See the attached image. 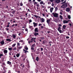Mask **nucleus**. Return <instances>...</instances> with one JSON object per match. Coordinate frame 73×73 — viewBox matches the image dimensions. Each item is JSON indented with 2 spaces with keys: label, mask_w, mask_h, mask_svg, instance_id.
<instances>
[{
  "label": "nucleus",
  "mask_w": 73,
  "mask_h": 73,
  "mask_svg": "<svg viewBox=\"0 0 73 73\" xmlns=\"http://www.w3.org/2000/svg\"><path fill=\"white\" fill-rule=\"evenodd\" d=\"M63 29H66V26L65 25H63Z\"/></svg>",
  "instance_id": "obj_21"
},
{
  "label": "nucleus",
  "mask_w": 73,
  "mask_h": 73,
  "mask_svg": "<svg viewBox=\"0 0 73 73\" xmlns=\"http://www.w3.org/2000/svg\"><path fill=\"white\" fill-rule=\"evenodd\" d=\"M36 39V38H33L31 40H32V41H35V39Z\"/></svg>",
  "instance_id": "obj_24"
},
{
  "label": "nucleus",
  "mask_w": 73,
  "mask_h": 73,
  "mask_svg": "<svg viewBox=\"0 0 73 73\" xmlns=\"http://www.w3.org/2000/svg\"><path fill=\"white\" fill-rule=\"evenodd\" d=\"M33 24L34 27H36L37 26V23H35V22H33Z\"/></svg>",
  "instance_id": "obj_14"
},
{
  "label": "nucleus",
  "mask_w": 73,
  "mask_h": 73,
  "mask_svg": "<svg viewBox=\"0 0 73 73\" xmlns=\"http://www.w3.org/2000/svg\"><path fill=\"white\" fill-rule=\"evenodd\" d=\"M25 31H26V32H27V31H28V29H25Z\"/></svg>",
  "instance_id": "obj_50"
},
{
  "label": "nucleus",
  "mask_w": 73,
  "mask_h": 73,
  "mask_svg": "<svg viewBox=\"0 0 73 73\" xmlns=\"http://www.w3.org/2000/svg\"><path fill=\"white\" fill-rule=\"evenodd\" d=\"M34 3V4L35 5L36 4V6H37V7H39V5L38 4H37V3H38L35 2Z\"/></svg>",
  "instance_id": "obj_9"
},
{
  "label": "nucleus",
  "mask_w": 73,
  "mask_h": 73,
  "mask_svg": "<svg viewBox=\"0 0 73 73\" xmlns=\"http://www.w3.org/2000/svg\"><path fill=\"white\" fill-rule=\"evenodd\" d=\"M66 38H69V37L68 36H66Z\"/></svg>",
  "instance_id": "obj_47"
},
{
  "label": "nucleus",
  "mask_w": 73,
  "mask_h": 73,
  "mask_svg": "<svg viewBox=\"0 0 73 73\" xmlns=\"http://www.w3.org/2000/svg\"><path fill=\"white\" fill-rule=\"evenodd\" d=\"M6 40L7 41H10V42H11V39H9V38H7V39H6Z\"/></svg>",
  "instance_id": "obj_19"
},
{
  "label": "nucleus",
  "mask_w": 73,
  "mask_h": 73,
  "mask_svg": "<svg viewBox=\"0 0 73 73\" xmlns=\"http://www.w3.org/2000/svg\"><path fill=\"white\" fill-rule=\"evenodd\" d=\"M49 24L50 25H50L52 26V25H53V23L52 22H51L49 23Z\"/></svg>",
  "instance_id": "obj_18"
},
{
  "label": "nucleus",
  "mask_w": 73,
  "mask_h": 73,
  "mask_svg": "<svg viewBox=\"0 0 73 73\" xmlns=\"http://www.w3.org/2000/svg\"><path fill=\"white\" fill-rule=\"evenodd\" d=\"M13 38H15L16 37V36L15 34H13Z\"/></svg>",
  "instance_id": "obj_25"
},
{
  "label": "nucleus",
  "mask_w": 73,
  "mask_h": 73,
  "mask_svg": "<svg viewBox=\"0 0 73 73\" xmlns=\"http://www.w3.org/2000/svg\"><path fill=\"white\" fill-rule=\"evenodd\" d=\"M8 73H11V71L10 70H9V72H8Z\"/></svg>",
  "instance_id": "obj_61"
},
{
  "label": "nucleus",
  "mask_w": 73,
  "mask_h": 73,
  "mask_svg": "<svg viewBox=\"0 0 73 73\" xmlns=\"http://www.w3.org/2000/svg\"><path fill=\"white\" fill-rule=\"evenodd\" d=\"M31 49L32 50V52H33V50H34V48H33V47L32 46H31Z\"/></svg>",
  "instance_id": "obj_33"
},
{
  "label": "nucleus",
  "mask_w": 73,
  "mask_h": 73,
  "mask_svg": "<svg viewBox=\"0 0 73 73\" xmlns=\"http://www.w3.org/2000/svg\"><path fill=\"white\" fill-rule=\"evenodd\" d=\"M61 28L60 27H59L58 29V30L59 32L60 33H63V31L61 30Z\"/></svg>",
  "instance_id": "obj_3"
},
{
  "label": "nucleus",
  "mask_w": 73,
  "mask_h": 73,
  "mask_svg": "<svg viewBox=\"0 0 73 73\" xmlns=\"http://www.w3.org/2000/svg\"><path fill=\"white\" fill-rule=\"evenodd\" d=\"M60 15H62V13L63 12V11H62V10H60Z\"/></svg>",
  "instance_id": "obj_28"
},
{
  "label": "nucleus",
  "mask_w": 73,
  "mask_h": 73,
  "mask_svg": "<svg viewBox=\"0 0 73 73\" xmlns=\"http://www.w3.org/2000/svg\"><path fill=\"white\" fill-rule=\"evenodd\" d=\"M68 19H70L71 17H70V15H68Z\"/></svg>",
  "instance_id": "obj_35"
},
{
  "label": "nucleus",
  "mask_w": 73,
  "mask_h": 73,
  "mask_svg": "<svg viewBox=\"0 0 73 73\" xmlns=\"http://www.w3.org/2000/svg\"><path fill=\"white\" fill-rule=\"evenodd\" d=\"M67 7V4L65 3L64 4L62 5V6L61 7V8H66Z\"/></svg>",
  "instance_id": "obj_2"
},
{
  "label": "nucleus",
  "mask_w": 73,
  "mask_h": 73,
  "mask_svg": "<svg viewBox=\"0 0 73 73\" xmlns=\"http://www.w3.org/2000/svg\"><path fill=\"white\" fill-rule=\"evenodd\" d=\"M8 49L9 50L11 51V50H12V47H11V48L9 47L8 48Z\"/></svg>",
  "instance_id": "obj_26"
},
{
  "label": "nucleus",
  "mask_w": 73,
  "mask_h": 73,
  "mask_svg": "<svg viewBox=\"0 0 73 73\" xmlns=\"http://www.w3.org/2000/svg\"><path fill=\"white\" fill-rule=\"evenodd\" d=\"M36 60L37 61H38V60H39V58H38V57L37 56L36 57Z\"/></svg>",
  "instance_id": "obj_23"
},
{
  "label": "nucleus",
  "mask_w": 73,
  "mask_h": 73,
  "mask_svg": "<svg viewBox=\"0 0 73 73\" xmlns=\"http://www.w3.org/2000/svg\"><path fill=\"white\" fill-rule=\"evenodd\" d=\"M66 12H70V8H67L66 9Z\"/></svg>",
  "instance_id": "obj_12"
},
{
  "label": "nucleus",
  "mask_w": 73,
  "mask_h": 73,
  "mask_svg": "<svg viewBox=\"0 0 73 73\" xmlns=\"http://www.w3.org/2000/svg\"><path fill=\"white\" fill-rule=\"evenodd\" d=\"M21 33H19V34H18V35L19 36H20V35H21Z\"/></svg>",
  "instance_id": "obj_58"
},
{
  "label": "nucleus",
  "mask_w": 73,
  "mask_h": 73,
  "mask_svg": "<svg viewBox=\"0 0 73 73\" xmlns=\"http://www.w3.org/2000/svg\"><path fill=\"white\" fill-rule=\"evenodd\" d=\"M69 25H70V27H71V26H72V24L71 23L69 24Z\"/></svg>",
  "instance_id": "obj_62"
},
{
  "label": "nucleus",
  "mask_w": 73,
  "mask_h": 73,
  "mask_svg": "<svg viewBox=\"0 0 73 73\" xmlns=\"http://www.w3.org/2000/svg\"><path fill=\"white\" fill-rule=\"evenodd\" d=\"M49 1H51V2H52H52H53V0H49Z\"/></svg>",
  "instance_id": "obj_51"
},
{
  "label": "nucleus",
  "mask_w": 73,
  "mask_h": 73,
  "mask_svg": "<svg viewBox=\"0 0 73 73\" xmlns=\"http://www.w3.org/2000/svg\"><path fill=\"white\" fill-rule=\"evenodd\" d=\"M16 47H15V48H14L13 49V50H16Z\"/></svg>",
  "instance_id": "obj_41"
},
{
  "label": "nucleus",
  "mask_w": 73,
  "mask_h": 73,
  "mask_svg": "<svg viewBox=\"0 0 73 73\" xmlns=\"http://www.w3.org/2000/svg\"><path fill=\"white\" fill-rule=\"evenodd\" d=\"M16 43H15V44H13L12 46V47H14V46H16Z\"/></svg>",
  "instance_id": "obj_27"
},
{
  "label": "nucleus",
  "mask_w": 73,
  "mask_h": 73,
  "mask_svg": "<svg viewBox=\"0 0 73 73\" xmlns=\"http://www.w3.org/2000/svg\"><path fill=\"white\" fill-rule=\"evenodd\" d=\"M41 8H44V6L42 5L41 6Z\"/></svg>",
  "instance_id": "obj_44"
},
{
  "label": "nucleus",
  "mask_w": 73,
  "mask_h": 73,
  "mask_svg": "<svg viewBox=\"0 0 73 73\" xmlns=\"http://www.w3.org/2000/svg\"><path fill=\"white\" fill-rule=\"evenodd\" d=\"M50 19H48L47 20L46 22L48 24V25L49 26H50V24H49V23H50Z\"/></svg>",
  "instance_id": "obj_4"
},
{
  "label": "nucleus",
  "mask_w": 73,
  "mask_h": 73,
  "mask_svg": "<svg viewBox=\"0 0 73 73\" xmlns=\"http://www.w3.org/2000/svg\"><path fill=\"white\" fill-rule=\"evenodd\" d=\"M34 31L35 32H38V28H36L35 29Z\"/></svg>",
  "instance_id": "obj_7"
},
{
  "label": "nucleus",
  "mask_w": 73,
  "mask_h": 73,
  "mask_svg": "<svg viewBox=\"0 0 73 73\" xmlns=\"http://www.w3.org/2000/svg\"><path fill=\"white\" fill-rule=\"evenodd\" d=\"M20 5L21 6H23V3H20Z\"/></svg>",
  "instance_id": "obj_42"
},
{
  "label": "nucleus",
  "mask_w": 73,
  "mask_h": 73,
  "mask_svg": "<svg viewBox=\"0 0 73 73\" xmlns=\"http://www.w3.org/2000/svg\"><path fill=\"white\" fill-rule=\"evenodd\" d=\"M32 42H33V41L31 40L29 41L28 42L29 44H30Z\"/></svg>",
  "instance_id": "obj_20"
},
{
  "label": "nucleus",
  "mask_w": 73,
  "mask_h": 73,
  "mask_svg": "<svg viewBox=\"0 0 73 73\" xmlns=\"http://www.w3.org/2000/svg\"><path fill=\"white\" fill-rule=\"evenodd\" d=\"M55 1L57 4H58V3H59L60 2H61V1H60V0H55Z\"/></svg>",
  "instance_id": "obj_6"
},
{
  "label": "nucleus",
  "mask_w": 73,
  "mask_h": 73,
  "mask_svg": "<svg viewBox=\"0 0 73 73\" xmlns=\"http://www.w3.org/2000/svg\"><path fill=\"white\" fill-rule=\"evenodd\" d=\"M66 3V1H65L64 2H62V3H61V4H65Z\"/></svg>",
  "instance_id": "obj_43"
},
{
  "label": "nucleus",
  "mask_w": 73,
  "mask_h": 73,
  "mask_svg": "<svg viewBox=\"0 0 73 73\" xmlns=\"http://www.w3.org/2000/svg\"><path fill=\"white\" fill-rule=\"evenodd\" d=\"M40 20H41L42 22V23H44V22L45 21V19L42 18H40Z\"/></svg>",
  "instance_id": "obj_5"
},
{
  "label": "nucleus",
  "mask_w": 73,
  "mask_h": 73,
  "mask_svg": "<svg viewBox=\"0 0 73 73\" xmlns=\"http://www.w3.org/2000/svg\"><path fill=\"white\" fill-rule=\"evenodd\" d=\"M54 21H55V22H56V23H58V21H57V19H56L55 20H54Z\"/></svg>",
  "instance_id": "obj_31"
},
{
  "label": "nucleus",
  "mask_w": 73,
  "mask_h": 73,
  "mask_svg": "<svg viewBox=\"0 0 73 73\" xmlns=\"http://www.w3.org/2000/svg\"><path fill=\"white\" fill-rule=\"evenodd\" d=\"M60 17L61 20H62V19H63V17H62V15H60Z\"/></svg>",
  "instance_id": "obj_30"
},
{
  "label": "nucleus",
  "mask_w": 73,
  "mask_h": 73,
  "mask_svg": "<svg viewBox=\"0 0 73 73\" xmlns=\"http://www.w3.org/2000/svg\"><path fill=\"white\" fill-rule=\"evenodd\" d=\"M25 48L26 49V50H28V47H25Z\"/></svg>",
  "instance_id": "obj_39"
},
{
  "label": "nucleus",
  "mask_w": 73,
  "mask_h": 73,
  "mask_svg": "<svg viewBox=\"0 0 73 73\" xmlns=\"http://www.w3.org/2000/svg\"><path fill=\"white\" fill-rule=\"evenodd\" d=\"M53 9H54V8L53 7H52L50 9V12H51V13L52 12V11H53Z\"/></svg>",
  "instance_id": "obj_17"
},
{
  "label": "nucleus",
  "mask_w": 73,
  "mask_h": 73,
  "mask_svg": "<svg viewBox=\"0 0 73 73\" xmlns=\"http://www.w3.org/2000/svg\"><path fill=\"white\" fill-rule=\"evenodd\" d=\"M40 49H41V51H42L43 50V48H41Z\"/></svg>",
  "instance_id": "obj_48"
},
{
  "label": "nucleus",
  "mask_w": 73,
  "mask_h": 73,
  "mask_svg": "<svg viewBox=\"0 0 73 73\" xmlns=\"http://www.w3.org/2000/svg\"><path fill=\"white\" fill-rule=\"evenodd\" d=\"M23 52H24V53H27V50H25L24 49Z\"/></svg>",
  "instance_id": "obj_37"
},
{
  "label": "nucleus",
  "mask_w": 73,
  "mask_h": 73,
  "mask_svg": "<svg viewBox=\"0 0 73 73\" xmlns=\"http://www.w3.org/2000/svg\"><path fill=\"white\" fill-rule=\"evenodd\" d=\"M63 24H66L68 23V21L66 20H64L63 21Z\"/></svg>",
  "instance_id": "obj_11"
},
{
  "label": "nucleus",
  "mask_w": 73,
  "mask_h": 73,
  "mask_svg": "<svg viewBox=\"0 0 73 73\" xmlns=\"http://www.w3.org/2000/svg\"><path fill=\"white\" fill-rule=\"evenodd\" d=\"M22 48V46H18L17 47V49L18 50H17V51H19V50H20Z\"/></svg>",
  "instance_id": "obj_10"
},
{
  "label": "nucleus",
  "mask_w": 73,
  "mask_h": 73,
  "mask_svg": "<svg viewBox=\"0 0 73 73\" xmlns=\"http://www.w3.org/2000/svg\"><path fill=\"white\" fill-rule=\"evenodd\" d=\"M34 35L35 36H36L37 35H38V33L35 32L34 33Z\"/></svg>",
  "instance_id": "obj_15"
},
{
  "label": "nucleus",
  "mask_w": 73,
  "mask_h": 73,
  "mask_svg": "<svg viewBox=\"0 0 73 73\" xmlns=\"http://www.w3.org/2000/svg\"><path fill=\"white\" fill-rule=\"evenodd\" d=\"M58 8L57 7H56L55 9V12L57 11V10H58Z\"/></svg>",
  "instance_id": "obj_16"
},
{
  "label": "nucleus",
  "mask_w": 73,
  "mask_h": 73,
  "mask_svg": "<svg viewBox=\"0 0 73 73\" xmlns=\"http://www.w3.org/2000/svg\"><path fill=\"white\" fill-rule=\"evenodd\" d=\"M59 27H61V26H62V25L61 24H59Z\"/></svg>",
  "instance_id": "obj_54"
},
{
  "label": "nucleus",
  "mask_w": 73,
  "mask_h": 73,
  "mask_svg": "<svg viewBox=\"0 0 73 73\" xmlns=\"http://www.w3.org/2000/svg\"><path fill=\"white\" fill-rule=\"evenodd\" d=\"M0 43L1 45H4V43H5V42H4V41L3 40L2 41L0 42Z\"/></svg>",
  "instance_id": "obj_8"
},
{
  "label": "nucleus",
  "mask_w": 73,
  "mask_h": 73,
  "mask_svg": "<svg viewBox=\"0 0 73 73\" xmlns=\"http://www.w3.org/2000/svg\"><path fill=\"white\" fill-rule=\"evenodd\" d=\"M41 29H42L44 28V27L43 26H41Z\"/></svg>",
  "instance_id": "obj_63"
},
{
  "label": "nucleus",
  "mask_w": 73,
  "mask_h": 73,
  "mask_svg": "<svg viewBox=\"0 0 73 73\" xmlns=\"http://www.w3.org/2000/svg\"><path fill=\"white\" fill-rule=\"evenodd\" d=\"M52 14L53 15L54 17L57 18L58 17V14L57 13H52Z\"/></svg>",
  "instance_id": "obj_1"
},
{
  "label": "nucleus",
  "mask_w": 73,
  "mask_h": 73,
  "mask_svg": "<svg viewBox=\"0 0 73 73\" xmlns=\"http://www.w3.org/2000/svg\"><path fill=\"white\" fill-rule=\"evenodd\" d=\"M2 56H3V54H0V58H1V57H2Z\"/></svg>",
  "instance_id": "obj_34"
},
{
  "label": "nucleus",
  "mask_w": 73,
  "mask_h": 73,
  "mask_svg": "<svg viewBox=\"0 0 73 73\" xmlns=\"http://www.w3.org/2000/svg\"><path fill=\"white\" fill-rule=\"evenodd\" d=\"M35 44H33V45L32 46L33 47H35Z\"/></svg>",
  "instance_id": "obj_49"
},
{
  "label": "nucleus",
  "mask_w": 73,
  "mask_h": 73,
  "mask_svg": "<svg viewBox=\"0 0 73 73\" xmlns=\"http://www.w3.org/2000/svg\"><path fill=\"white\" fill-rule=\"evenodd\" d=\"M31 1H32V0H29L28 1V2H31Z\"/></svg>",
  "instance_id": "obj_60"
},
{
  "label": "nucleus",
  "mask_w": 73,
  "mask_h": 73,
  "mask_svg": "<svg viewBox=\"0 0 73 73\" xmlns=\"http://www.w3.org/2000/svg\"><path fill=\"white\" fill-rule=\"evenodd\" d=\"M50 31H47L48 33H50Z\"/></svg>",
  "instance_id": "obj_53"
},
{
  "label": "nucleus",
  "mask_w": 73,
  "mask_h": 73,
  "mask_svg": "<svg viewBox=\"0 0 73 73\" xmlns=\"http://www.w3.org/2000/svg\"><path fill=\"white\" fill-rule=\"evenodd\" d=\"M48 4H50V2H48Z\"/></svg>",
  "instance_id": "obj_64"
},
{
  "label": "nucleus",
  "mask_w": 73,
  "mask_h": 73,
  "mask_svg": "<svg viewBox=\"0 0 73 73\" xmlns=\"http://www.w3.org/2000/svg\"><path fill=\"white\" fill-rule=\"evenodd\" d=\"M42 24H41L40 23L38 24V26H41V25Z\"/></svg>",
  "instance_id": "obj_57"
},
{
  "label": "nucleus",
  "mask_w": 73,
  "mask_h": 73,
  "mask_svg": "<svg viewBox=\"0 0 73 73\" xmlns=\"http://www.w3.org/2000/svg\"><path fill=\"white\" fill-rule=\"evenodd\" d=\"M52 7H53V6H54V4L53 3H52Z\"/></svg>",
  "instance_id": "obj_59"
},
{
  "label": "nucleus",
  "mask_w": 73,
  "mask_h": 73,
  "mask_svg": "<svg viewBox=\"0 0 73 73\" xmlns=\"http://www.w3.org/2000/svg\"><path fill=\"white\" fill-rule=\"evenodd\" d=\"M7 27H9V25L8 24V25L7 26Z\"/></svg>",
  "instance_id": "obj_55"
},
{
  "label": "nucleus",
  "mask_w": 73,
  "mask_h": 73,
  "mask_svg": "<svg viewBox=\"0 0 73 73\" xmlns=\"http://www.w3.org/2000/svg\"><path fill=\"white\" fill-rule=\"evenodd\" d=\"M40 39H42V40H44V37H41Z\"/></svg>",
  "instance_id": "obj_40"
},
{
  "label": "nucleus",
  "mask_w": 73,
  "mask_h": 73,
  "mask_svg": "<svg viewBox=\"0 0 73 73\" xmlns=\"http://www.w3.org/2000/svg\"><path fill=\"white\" fill-rule=\"evenodd\" d=\"M10 16L11 17H13V14H11Z\"/></svg>",
  "instance_id": "obj_56"
},
{
  "label": "nucleus",
  "mask_w": 73,
  "mask_h": 73,
  "mask_svg": "<svg viewBox=\"0 0 73 73\" xmlns=\"http://www.w3.org/2000/svg\"><path fill=\"white\" fill-rule=\"evenodd\" d=\"M34 17H35L36 18H38V17L39 18H40V17H38V16H37L36 15H34Z\"/></svg>",
  "instance_id": "obj_22"
},
{
  "label": "nucleus",
  "mask_w": 73,
  "mask_h": 73,
  "mask_svg": "<svg viewBox=\"0 0 73 73\" xmlns=\"http://www.w3.org/2000/svg\"><path fill=\"white\" fill-rule=\"evenodd\" d=\"M3 52L4 54H5V53L7 54V53L8 52V50H5L3 51Z\"/></svg>",
  "instance_id": "obj_13"
},
{
  "label": "nucleus",
  "mask_w": 73,
  "mask_h": 73,
  "mask_svg": "<svg viewBox=\"0 0 73 73\" xmlns=\"http://www.w3.org/2000/svg\"><path fill=\"white\" fill-rule=\"evenodd\" d=\"M15 12L14 11H13V12H12V13H13V14H15Z\"/></svg>",
  "instance_id": "obj_45"
},
{
  "label": "nucleus",
  "mask_w": 73,
  "mask_h": 73,
  "mask_svg": "<svg viewBox=\"0 0 73 73\" xmlns=\"http://www.w3.org/2000/svg\"><path fill=\"white\" fill-rule=\"evenodd\" d=\"M7 64H11V62H9V61H8L7 62Z\"/></svg>",
  "instance_id": "obj_32"
},
{
  "label": "nucleus",
  "mask_w": 73,
  "mask_h": 73,
  "mask_svg": "<svg viewBox=\"0 0 73 73\" xmlns=\"http://www.w3.org/2000/svg\"><path fill=\"white\" fill-rule=\"evenodd\" d=\"M43 3H44V2H43V1H41L40 3V4H43Z\"/></svg>",
  "instance_id": "obj_38"
},
{
  "label": "nucleus",
  "mask_w": 73,
  "mask_h": 73,
  "mask_svg": "<svg viewBox=\"0 0 73 73\" xmlns=\"http://www.w3.org/2000/svg\"><path fill=\"white\" fill-rule=\"evenodd\" d=\"M29 23H31L32 22V20L31 19H30L29 20Z\"/></svg>",
  "instance_id": "obj_46"
},
{
  "label": "nucleus",
  "mask_w": 73,
  "mask_h": 73,
  "mask_svg": "<svg viewBox=\"0 0 73 73\" xmlns=\"http://www.w3.org/2000/svg\"><path fill=\"white\" fill-rule=\"evenodd\" d=\"M17 46H20V43L17 42Z\"/></svg>",
  "instance_id": "obj_36"
},
{
  "label": "nucleus",
  "mask_w": 73,
  "mask_h": 73,
  "mask_svg": "<svg viewBox=\"0 0 73 73\" xmlns=\"http://www.w3.org/2000/svg\"><path fill=\"white\" fill-rule=\"evenodd\" d=\"M19 56H20V54L18 53L16 54V57H19Z\"/></svg>",
  "instance_id": "obj_29"
},
{
  "label": "nucleus",
  "mask_w": 73,
  "mask_h": 73,
  "mask_svg": "<svg viewBox=\"0 0 73 73\" xmlns=\"http://www.w3.org/2000/svg\"><path fill=\"white\" fill-rule=\"evenodd\" d=\"M29 28L30 29H31V28H32V26H29Z\"/></svg>",
  "instance_id": "obj_52"
}]
</instances>
